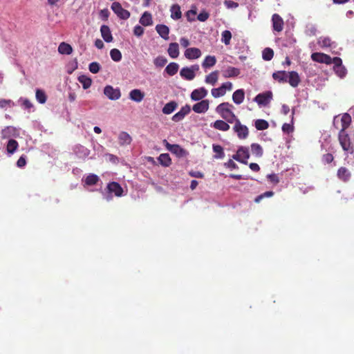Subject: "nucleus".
I'll list each match as a JSON object with an SVG mask.
<instances>
[{"label": "nucleus", "instance_id": "864d4df0", "mask_svg": "<svg viewBox=\"0 0 354 354\" xmlns=\"http://www.w3.org/2000/svg\"><path fill=\"white\" fill-rule=\"evenodd\" d=\"M167 62V59L164 57H158L154 59L153 63L156 66L162 67L166 64Z\"/></svg>", "mask_w": 354, "mask_h": 354}, {"label": "nucleus", "instance_id": "423d86ee", "mask_svg": "<svg viewBox=\"0 0 354 354\" xmlns=\"http://www.w3.org/2000/svg\"><path fill=\"white\" fill-rule=\"evenodd\" d=\"M19 135L17 129L12 126H8L3 129L1 131V138L2 140L11 139V138H17Z\"/></svg>", "mask_w": 354, "mask_h": 354}, {"label": "nucleus", "instance_id": "0e129e2a", "mask_svg": "<svg viewBox=\"0 0 354 354\" xmlns=\"http://www.w3.org/2000/svg\"><path fill=\"white\" fill-rule=\"evenodd\" d=\"M26 165V156L23 155V156H20V158L18 159V160L17 162V165L18 167L21 168V167H24Z\"/></svg>", "mask_w": 354, "mask_h": 354}, {"label": "nucleus", "instance_id": "5fc2aeb1", "mask_svg": "<svg viewBox=\"0 0 354 354\" xmlns=\"http://www.w3.org/2000/svg\"><path fill=\"white\" fill-rule=\"evenodd\" d=\"M14 105L11 100L0 99V108L5 109L8 106L10 107Z\"/></svg>", "mask_w": 354, "mask_h": 354}, {"label": "nucleus", "instance_id": "603ef678", "mask_svg": "<svg viewBox=\"0 0 354 354\" xmlns=\"http://www.w3.org/2000/svg\"><path fill=\"white\" fill-rule=\"evenodd\" d=\"M196 14L197 13H196V8L194 9H191V10H188L186 13V17H187V20L189 21H195Z\"/></svg>", "mask_w": 354, "mask_h": 354}, {"label": "nucleus", "instance_id": "3c124183", "mask_svg": "<svg viewBox=\"0 0 354 354\" xmlns=\"http://www.w3.org/2000/svg\"><path fill=\"white\" fill-rule=\"evenodd\" d=\"M88 69L92 73H97L100 70V65L96 62H91L88 66Z\"/></svg>", "mask_w": 354, "mask_h": 354}, {"label": "nucleus", "instance_id": "393cba45", "mask_svg": "<svg viewBox=\"0 0 354 354\" xmlns=\"http://www.w3.org/2000/svg\"><path fill=\"white\" fill-rule=\"evenodd\" d=\"M180 75L187 80H192L196 76L195 73H193V69L189 67L183 68L180 72Z\"/></svg>", "mask_w": 354, "mask_h": 354}, {"label": "nucleus", "instance_id": "338daca9", "mask_svg": "<svg viewBox=\"0 0 354 354\" xmlns=\"http://www.w3.org/2000/svg\"><path fill=\"white\" fill-rule=\"evenodd\" d=\"M323 161L326 163H330L333 160V156L331 153H326L323 156Z\"/></svg>", "mask_w": 354, "mask_h": 354}, {"label": "nucleus", "instance_id": "a211bd4d", "mask_svg": "<svg viewBox=\"0 0 354 354\" xmlns=\"http://www.w3.org/2000/svg\"><path fill=\"white\" fill-rule=\"evenodd\" d=\"M300 82V77L296 71H290L288 73L287 82H288L291 86L297 87Z\"/></svg>", "mask_w": 354, "mask_h": 354}, {"label": "nucleus", "instance_id": "4468645a", "mask_svg": "<svg viewBox=\"0 0 354 354\" xmlns=\"http://www.w3.org/2000/svg\"><path fill=\"white\" fill-rule=\"evenodd\" d=\"M339 140L341 146L342 147L344 151H348L350 148L351 142L350 139L348 138V134L345 131H339Z\"/></svg>", "mask_w": 354, "mask_h": 354}, {"label": "nucleus", "instance_id": "37998d69", "mask_svg": "<svg viewBox=\"0 0 354 354\" xmlns=\"http://www.w3.org/2000/svg\"><path fill=\"white\" fill-rule=\"evenodd\" d=\"M274 56V51L270 48H266L262 51V57L266 61H270L272 59Z\"/></svg>", "mask_w": 354, "mask_h": 354}, {"label": "nucleus", "instance_id": "052dcab7", "mask_svg": "<svg viewBox=\"0 0 354 354\" xmlns=\"http://www.w3.org/2000/svg\"><path fill=\"white\" fill-rule=\"evenodd\" d=\"M133 33L137 37H140L144 33V28L141 26H136L133 30Z\"/></svg>", "mask_w": 354, "mask_h": 354}, {"label": "nucleus", "instance_id": "774afa93", "mask_svg": "<svg viewBox=\"0 0 354 354\" xmlns=\"http://www.w3.org/2000/svg\"><path fill=\"white\" fill-rule=\"evenodd\" d=\"M335 71L340 77H342L346 75V69L342 66H341V68H335Z\"/></svg>", "mask_w": 354, "mask_h": 354}, {"label": "nucleus", "instance_id": "7ed1b4c3", "mask_svg": "<svg viewBox=\"0 0 354 354\" xmlns=\"http://www.w3.org/2000/svg\"><path fill=\"white\" fill-rule=\"evenodd\" d=\"M351 123V117L348 113H344L341 118L335 117L334 125L337 129H339L341 131H345Z\"/></svg>", "mask_w": 354, "mask_h": 354}, {"label": "nucleus", "instance_id": "680f3d73", "mask_svg": "<svg viewBox=\"0 0 354 354\" xmlns=\"http://www.w3.org/2000/svg\"><path fill=\"white\" fill-rule=\"evenodd\" d=\"M224 166L231 169H238V165L232 160H229L227 162H225Z\"/></svg>", "mask_w": 354, "mask_h": 354}, {"label": "nucleus", "instance_id": "9b49d317", "mask_svg": "<svg viewBox=\"0 0 354 354\" xmlns=\"http://www.w3.org/2000/svg\"><path fill=\"white\" fill-rule=\"evenodd\" d=\"M190 111V106L186 104L185 106H183L178 113L173 115L172 120L176 122L181 121L185 117V115L189 113Z\"/></svg>", "mask_w": 354, "mask_h": 354}, {"label": "nucleus", "instance_id": "4be33fe9", "mask_svg": "<svg viewBox=\"0 0 354 354\" xmlns=\"http://www.w3.org/2000/svg\"><path fill=\"white\" fill-rule=\"evenodd\" d=\"M272 77L279 83H285L288 81V73L285 71H279L273 73Z\"/></svg>", "mask_w": 354, "mask_h": 354}, {"label": "nucleus", "instance_id": "6ab92c4d", "mask_svg": "<svg viewBox=\"0 0 354 354\" xmlns=\"http://www.w3.org/2000/svg\"><path fill=\"white\" fill-rule=\"evenodd\" d=\"M201 52L199 48H187L185 52V56L189 59H194L200 57Z\"/></svg>", "mask_w": 354, "mask_h": 354}, {"label": "nucleus", "instance_id": "2f4dec72", "mask_svg": "<svg viewBox=\"0 0 354 354\" xmlns=\"http://www.w3.org/2000/svg\"><path fill=\"white\" fill-rule=\"evenodd\" d=\"M167 51L171 58H176L179 55L178 44L177 43H171Z\"/></svg>", "mask_w": 354, "mask_h": 354}, {"label": "nucleus", "instance_id": "6e6d98bb", "mask_svg": "<svg viewBox=\"0 0 354 354\" xmlns=\"http://www.w3.org/2000/svg\"><path fill=\"white\" fill-rule=\"evenodd\" d=\"M152 17L149 12H145L140 17L139 22H151Z\"/></svg>", "mask_w": 354, "mask_h": 354}, {"label": "nucleus", "instance_id": "ea45409f", "mask_svg": "<svg viewBox=\"0 0 354 354\" xmlns=\"http://www.w3.org/2000/svg\"><path fill=\"white\" fill-rule=\"evenodd\" d=\"M216 62V59L214 56L208 55L205 58L202 66L203 68H209L214 66Z\"/></svg>", "mask_w": 354, "mask_h": 354}, {"label": "nucleus", "instance_id": "5701e85b", "mask_svg": "<svg viewBox=\"0 0 354 354\" xmlns=\"http://www.w3.org/2000/svg\"><path fill=\"white\" fill-rule=\"evenodd\" d=\"M131 141L132 138L128 133L124 131L120 133L118 136V142L120 145L124 146L129 145L131 144Z\"/></svg>", "mask_w": 354, "mask_h": 354}, {"label": "nucleus", "instance_id": "6e6552de", "mask_svg": "<svg viewBox=\"0 0 354 354\" xmlns=\"http://www.w3.org/2000/svg\"><path fill=\"white\" fill-rule=\"evenodd\" d=\"M104 94L111 100H118L121 96L120 89L114 88L111 86H106L104 88Z\"/></svg>", "mask_w": 354, "mask_h": 354}, {"label": "nucleus", "instance_id": "20e7f679", "mask_svg": "<svg viewBox=\"0 0 354 354\" xmlns=\"http://www.w3.org/2000/svg\"><path fill=\"white\" fill-rule=\"evenodd\" d=\"M250 158V152L249 149L246 147H240L236 154L232 156V158L238 162H240L243 164L247 165L248 160Z\"/></svg>", "mask_w": 354, "mask_h": 354}, {"label": "nucleus", "instance_id": "58836bf2", "mask_svg": "<svg viewBox=\"0 0 354 354\" xmlns=\"http://www.w3.org/2000/svg\"><path fill=\"white\" fill-rule=\"evenodd\" d=\"M178 65L174 62L169 64L165 68L166 73L170 76L174 75L178 72Z\"/></svg>", "mask_w": 354, "mask_h": 354}, {"label": "nucleus", "instance_id": "e2e57ef3", "mask_svg": "<svg viewBox=\"0 0 354 354\" xmlns=\"http://www.w3.org/2000/svg\"><path fill=\"white\" fill-rule=\"evenodd\" d=\"M109 12L107 9L102 10L100 12V19L102 21H106L109 17Z\"/></svg>", "mask_w": 354, "mask_h": 354}, {"label": "nucleus", "instance_id": "f257e3e1", "mask_svg": "<svg viewBox=\"0 0 354 354\" xmlns=\"http://www.w3.org/2000/svg\"><path fill=\"white\" fill-rule=\"evenodd\" d=\"M234 106L229 102H223L218 104L216 108V112L220 115V116L230 124L238 118V117L232 111Z\"/></svg>", "mask_w": 354, "mask_h": 354}, {"label": "nucleus", "instance_id": "de8ad7c7", "mask_svg": "<svg viewBox=\"0 0 354 354\" xmlns=\"http://www.w3.org/2000/svg\"><path fill=\"white\" fill-rule=\"evenodd\" d=\"M231 38H232V34H231V32L230 30H224L222 32L221 41L225 45L230 44Z\"/></svg>", "mask_w": 354, "mask_h": 354}, {"label": "nucleus", "instance_id": "bf43d9fd", "mask_svg": "<svg viewBox=\"0 0 354 354\" xmlns=\"http://www.w3.org/2000/svg\"><path fill=\"white\" fill-rule=\"evenodd\" d=\"M208 17L209 13L205 11H203L202 12L197 15L196 19L198 21L203 22L205 21L208 19Z\"/></svg>", "mask_w": 354, "mask_h": 354}, {"label": "nucleus", "instance_id": "c03bdc74", "mask_svg": "<svg viewBox=\"0 0 354 354\" xmlns=\"http://www.w3.org/2000/svg\"><path fill=\"white\" fill-rule=\"evenodd\" d=\"M110 56L114 62H120L122 59V53L117 48H113L111 50Z\"/></svg>", "mask_w": 354, "mask_h": 354}, {"label": "nucleus", "instance_id": "a18cd8bd", "mask_svg": "<svg viewBox=\"0 0 354 354\" xmlns=\"http://www.w3.org/2000/svg\"><path fill=\"white\" fill-rule=\"evenodd\" d=\"M211 93L212 96L215 98L222 97L226 93L222 86L218 88H212Z\"/></svg>", "mask_w": 354, "mask_h": 354}, {"label": "nucleus", "instance_id": "473e14b6", "mask_svg": "<svg viewBox=\"0 0 354 354\" xmlns=\"http://www.w3.org/2000/svg\"><path fill=\"white\" fill-rule=\"evenodd\" d=\"M156 31L165 39H168L169 28L163 24H158L156 27Z\"/></svg>", "mask_w": 354, "mask_h": 354}, {"label": "nucleus", "instance_id": "f8f14e48", "mask_svg": "<svg viewBox=\"0 0 354 354\" xmlns=\"http://www.w3.org/2000/svg\"><path fill=\"white\" fill-rule=\"evenodd\" d=\"M207 95V91L204 88L201 87L199 88L194 89L191 93V99L194 101H198L205 97Z\"/></svg>", "mask_w": 354, "mask_h": 354}, {"label": "nucleus", "instance_id": "9d476101", "mask_svg": "<svg viewBox=\"0 0 354 354\" xmlns=\"http://www.w3.org/2000/svg\"><path fill=\"white\" fill-rule=\"evenodd\" d=\"M311 59L314 62H317L319 63H324V64H330L331 57L329 55L324 54V53H313L311 55Z\"/></svg>", "mask_w": 354, "mask_h": 354}, {"label": "nucleus", "instance_id": "7c9ffc66", "mask_svg": "<svg viewBox=\"0 0 354 354\" xmlns=\"http://www.w3.org/2000/svg\"><path fill=\"white\" fill-rule=\"evenodd\" d=\"M177 106L178 104L176 102H169L167 103L162 108V113L164 114L169 115L173 111H174Z\"/></svg>", "mask_w": 354, "mask_h": 354}, {"label": "nucleus", "instance_id": "09e8293b", "mask_svg": "<svg viewBox=\"0 0 354 354\" xmlns=\"http://www.w3.org/2000/svg\"><path fill=\"white\" fill-rule=\"evenodd\" d=\"M318 44L322 47H330L331 46L330 39L329 37H319Z\"/></svg>", "mask_w": 354, "mask_h": 354}, {"label": "nucleus", "instance_id": "aec40b11", "mask_svg": "<svg viewBox=\"0 0 354 354\" xmlns=\"http://www.w3.org/2000/svg\"><path fill=\"white\" fill-rule=\"evenodd\" d=\"M145 97V93L140 89H133L129 93V98L136 102H140Z\"/></svg>", "mask_w": 354, "mask_h": 354}, {"label": "nucleus", "instance_id": "f03ea898", "mask_svg": "<svg viewBox=\"0 0 354 354\" xmlns=\"http://www.w3.org/2000/svg\"><path fill=\"white\" fill-rule=\"evenodd\" d=\"M233 123L234 124L232 127V129L236 134L237 137L241 140L246 139L249 135V129L248 127L243 124L239 118L235 120Z\"/></svg>", "mask_w": 354, "mask_h": 354}, {"label": "nucleus", "instance_id": "8fccbe9b", "mask_svg": "<svg viewBox=\"0 0 354 354\" xmlns=\"http://www.w3.org/2000/svg\"><path fill=\"white\" fill-rule=\"evenodd\" d=\"M274 195V192L272 191H268L264 192L262 194L259 195L254 198V202L257 203H259L261 202L262 199H263L265 197H271Z\"/></svg>", "mask_w": 354, "mask_h": 354}, {"label": "nucleus", "instance_id": "79ce46f5", "mask_svg": "<svg viewBox=\"0 0 354 354\" xmlns=\"http://www.w3.org/2000/svg\"><path fill=\"white\" fill-rule=\"evenodd\" d=\"M35 97L37 100L41 104H44L46 102V95L45 92L41 89L36 90Z\"/></svg>", "mask_w": 354, "mask_h": 354}, {"label": "nucleus", "instance_id": "bb28decb", "mask_svg": "<svg viewBox=\"0 0 354 354\" xmlns=\"http://www.w3.org/2000/svg\"><path fill=\"white\" fill-rule=\"evenodd\" d=\"M337 176L340 180L346 182L351 178V173L346 167H342L337 171Z\"/></svg>", "mask_w": 354, "mask_h": 354}, {"label": "nucleus", "instance_id": "39448f33", "mask_svg": "<svg viewBox=\"0 0 354 354\" xmlns=\"http://www.w3.org/2000/svg\"><path fill=\"white\" fill-rule=\"evenodd\" d=\"M272 99V93L270 91L258 94L254 100L260 106H267Z\"/></svg>", "mask_w": 354, "mask_h": 354}, {"label": "nucleus", "instance_id": "dca6fc26", "mask_svg": "<svg viewBox=\"0 0 354 354\" xmlns=\"http://www.w3.org/2000/svg\"><path fill=\"white\" fill-rule=\"evenodd\" d=\"M107 189L109 192L113 193L116 196H121L123 189L120 185L117 182H111L108 184Z\"/></svg>", "mask_w": 354, "mask_h": 354}, {"label": "nucleus", "instance_id": "a19ab883", "mask_svg": "<svg viewBox=\"0 0 354 354\" xmlns=\"http://www.w3.org/2000/svg\"><path fill=\"white\" fill-rule=\"evenodd\" d=\"M254 126L257 130L262 131L267 129L269 127V124L265 120L258 119L254 122Z\"/></svg>", "mask_w": 354, "mask_h": 354}, {"label": "nucleus", "instance_id": "4d7b16f0", "mask_svg": "<svg viewBox=\"0 0 354 354\" xmlns=\"http://www.w3.org/2000/svg\"><path fill=\"white\" fill-rule=\"evenodd\" d=\"M334 64V68H341V66H342V59L338 57H335L333 58H331L330 64Z\"/></svg>", "mask_w": 354, "mask_h": 354}, {"label": "nucleus", "instance_id": "69168bd1", "mask_svg": "<svg viewBox=\"0 0 354 354\" xmlns=\"http://www.w3.org/2000/svg\"><path fill=\"white\" fill-rule=\"evenodd\" d=\"M268 179L274 184H277L279 182V177L275 174H269L267 176Z\"/></svg>", "mask_w": 354, "mask_h": 354}, {"label": "nucleus", "instance_id": "c756f323", "mask_svg": "<svg viewBox=\"0 0 354 354\" xmlns=\"http://www.w3.org/2000/svg\"><path fill=\"white\" fill-rule=\"evenodd\" d=\"M218 79V71H215L209 73L208 75L205 77V82L207 84H209L211 85H214Z\"/></svg>", "mask_w": 354, "mask_h": 354}, {"label": "nucleus", "instance_id": "e433bc0d", "mask_svg": "<svg viewBox=\"0 0 354 354\" xmlns=\"http://www.w3.org/2000/svg\"><path fill=\"white\" fill-rule=\"evenodd\" d=\"M171 17L174 20H178L181 17L180 8L178 5H174L171 8Z\"/></svg>", "mask_w": 354, "mask_h": 354}, {"label": "nucleus", "instance_id": "b1692460", "mask_svg": "<svg viewBox=\"0 0 354 354\" xmlns=\"http://www.w3.org/2000/svg\"><path fill=\"white\" fill-rule=\"evenodd\" d=\"M100 31L102 37L106 42H111L113 40V37L109 26L102 25Z\"/></svg>", "mask_w": 354, "mask_h": 354}, {"label": "nucleus", "instance_id": "ddd939ff", "mask_svg": "<svg viewBox=\"0 0 354 354\" xmlns=\"http://www.w3.org/2000/svg\"><path fill=\"white\" fill-rule=\"evenodd\" d=\"M163 142L167 149L171 153L176 154L178 156H181L184 153V149L181 148L178 145H171L166 140H164Z\"/></svg>", "mask_w": 354, "mask_h": 354}, {"label": "nucleus", "instance_id": "cd10ccee", "mask_svg": "<svg viewBox=\"0 0 354 354\" xmlns=\"http://www.w3.org/2000/svg\"><path fill=\"white\" fill-rule=\"evenodd\" d=\"M19 147V143L14 139H9L7 145L6 151L9 154H13Z\"/></svg>", "mask_w": 354, "mask_h": 354}, {"label": "nucleus", "instance_id": "412c9836", "mask_svg": "<svg viewBox=\"0 0 354 354\" xmlns=\"http://www.w3.org/2000/svg\"><path fill=\"white\" fill-rule=\"evenodd\" d=\"M245 98V91L240 88L235 91L232 95V100L236 104H241Z\"/></svg>", "mask_w": 354, "mask_h": 354}, {"label": "nucleus", "instance_id": "1a4fd4ad", "mask_svg": "<svg viewBox=\"0 0 354 354\" xmlns=\"http://www.w3.org/2000/svg\"><path fill=\"white\" fill-rule=\"evenodd\" d=\"M209 100H203L199 102L194 104L192 106V110L196 113H204L209 109Z\"/></svg>", "mask_w": 354, "mask_h": 354}, {"label": "nucleus", "instance_id": "13d9d810", "mask_svg": "<svg viewBox=\"0 0 354 354\" xmlns=\"http://www.w3.org/2000/svg\"><path fill=\"white\" fill-rule=\"evenodd\" d=\"M224 5L227 8H236L238 6H239V3H236V2H234L233 1H231V0H225L224 1Z\"/></svg>", "mask_w": 354, "mask_h": 354}, {"label": "nucleus", "instance_id": "c9c22d12", "mask_svg": "<svg viewBox=\"0 0 354 354\" xmlns=\"http://www.w3.org/2000/svg\"><path fill=\"white\" fill-rule=\"evenodd\" d=\"M78 81L82 84V87L84 89L88 88L92 84V80L84 75L79 76Z\"/></svg>", "mask_w": 354, "mask_h": 354}, {"label": "nucleus", "instance_id": "c85d7f7f", "mask_svg": "<svg viewBox=\"0 0 354 354\" xmlns=\"http://www.w3.org/2000/svg\"><path fill=\"white\" fill-rule=\"evenodd\" d=\"M252 153L257 158L262 157L263 154V149L262 147L258 143H252L250 146Z\"/></svg>", "mask_w": 354, "mask_h": 354}, {"label": "nucleus", "instance_id": "4c0bfd02", "mask_svg": "<svg viewBox=\"0 0 354 354\" xmlns=\"http://www.w3.org/2000/svg\"><path fill=\"white\" fill-rule=\"evenodd\" d=\"M99 180L100 178L97 175L91 174L86 177L84 183L86 185L91 186L96 185Z\"/></svg>", "mask_w": 354, "mask_h": 354}, {"label": "nucleus", "instance_id": "0eeeda50", "mask_svg": "<svg viewBox=\"0 0 354 354\" xmlns=\"http://www.w3.org/2000/svg\"><path fill=\"white\" fill-rule=\"evenodd\" d=\"M111 9L121 19H127L130 16L129 12L122 8L121 4L118 2H113Z\"/></svg>", "mask_w": 354, "mask_h": 354}, {"label": "nucleus", "instance_id": "49530a36", "mask_svg": "<svg viewBox=\"0 0 354 354\" xmlns=\"http://www.w3.org/2000/svg\"><path fill=\"white\" fill-rule=\"evenodd\" d=\"M295 113V111L292 110V123H293L292 120H293V115ZM282 131L286 133H288L289 134L290 133H292L293 131H294V127H293V124H288V123H284L282 126Z\"/></svg>", "mask_w": 354, "mask_h": 354}, {"label": "nucleus", "instance_id": "a878e982", "mask_svg": "<svg viewBox=\"0 0 354 354\" xmlns=\"http://www.w3.org/2000/svg\"><path fill=\"white\" fill-rule=\"evenodd\" d=\"M58 52L62 55H71L73 52V48L70 44L62 42L58 46Z\"/></svg>", "mask_w": 354, "mask_h": 354}, {"label": "nucleus", "instance_id": "72a5a7b5", "mask_svg": "<svg viewBox=\"0 0 354 354\" xmlns=\"http://www.w3.org/2000/svg\"><path fill=\"white\" fill-rule=\"evenodd\" d=\"M160 165L169 167L171 164V160L168 153H161L158 158Z\"/></svg>", "mask_w": 354, "mask_h": 354}, {"label": "nucleus", "instance_id": "f704fd0d", "mask_svg": "<svg viewBox=\"0 0 354 354\" xmlns=\"http://www.w3.org/2000/svg\"><path fill=\"white\" fill-rule=\"evenodd\" d=\"M212 149L214 152L215 153V155L214 156V158L215 159H221L224 158L225 153L223 148L219 145H213Z\"/></svg>", "mask_w": 354, "mask_h": 354}, {"label": "nucleus", "instance_id": "f3484780", "mask_svg": "<svg viewBox=\"0 0 354 354\" xmlns=\"http://www.w3.org/2000/svg\"><path fill=\"white\" fill-rule=\"evenodd\" d=\"M211 127L216 130L222 131H227L230 128L229 122L225 120H217L211 124Z\"/></svg>", "mask_w": 354, "mask_h": 354}, {"label": "nucleus", "instance_id": "2eb2a0df", "mask_svg": "<svg viewBox=\"0 0 354 354\" xmlns=\"http://www.w3.org/2000/svg\"><path fill=\"white\" fill-rule=\"evenodd\" d=\"M240 73V70L233 66H228L222 71V75L225 78L236 77H238Z\"/></svg>", "mask_w": 354, "mask_h": 354}]
</instances>
